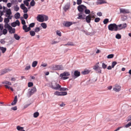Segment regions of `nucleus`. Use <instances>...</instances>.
<instances>
[{
	"mask_svg": "<svg viewBox=\"0 0 131 131\" xmlns=\"http://www.w3.org/2000/svg\"><path fill=\"white\" fill-rule=\"evenodd\" d=\"M24 3L27 6H28L29 5V3L28 1H24Z\"/></svg>",
	"mask_w": 131,
	"mask_h": 131,
	"instance_id": "obj_56",
	"label": "nucleus"
},
{
	"mask_svg": "<svg viewBox=\"0 0 131 131\" xmlns=\"http://www.w3.org/2000/svg\"><path fill=\"white\" fill-rule=\"evenodd\" d=\"M117 62H116V61H114V62H113L112 63V68H114V67L115 66L116 64H117Z\"/></svg>",
	"mask_w": 131,
	"mask_h": 131,
	"instance_id": "obj_47",
	"label": "nucleus"
},
{
	"mask_svg": "<svg viewBox=\"0 0 131 131\" xmlns=\"http://www.w3.org/2000/svg\"><path fill=\"white\" fill-rule=\"evenodd\" d=\"M97 15L98 16H101L102 15V13L101 12H99L97 13Z\"/></svg>",
	"mask_w": 131,
	"mask_h": 131,
	"instance_id": "obj_64",
	"label": "nucleus"
},
{
	"mask_svg": "<svg viewBox=\"0 0 131 131\" xmlns=\"http://www.w3.org/2000/svg\"><path fill=\"white\" fill-rule=\"evenodd\" d=\"M54 95L57 96H61L60 92L56 91L54 93Z\"/></svg>",
	"mask_w": 131,
	"mask_h": 131,
	"instance_id": "obj_37",
	"label": "nucleus"
},
{
	"mask_svg": "<svg viewBox=\"0 0 131 131\" xmlns=\"http://www.w3.org/2000/svg\"><path fill=\"white\" fill-rule=\"evenodd\" d=\"M120 13L124 14L128 13H129V10L128 9L120 8L119 9Z\"/></svg>",
	"mask_w": 131,
	"mask_h": 131,
	"instance_id": "obj_12",
	"label": "nucleus"
},
{
	"mask_svg": "<svg viewBox=\"0 0 131 131\" xmlns=\"http://www.w3.org/2000/svg\"><path fill=\"white\" fill-rule=\"evenodd\" d=\"M48 85L49 87L55 90L59 89L61 87L60 85L55 81L52 82V83H49Z\"/></svg>",
	"mask_w": 131,
	"mask_h": 131,
	"instance_id": "obj_1",
	"label": "nucleus"
},
{
	"mask_svg": "<svg viewBox=\"0 0 131 131\" xmlns=\"http://www.w3.org/2000/svg\"><path fill=\"white\" fill-rule=\"evenodd\" d=\"M49 68L53 70H64V68L62 65H53L49 67Z\"/></svg>",
	"mask_w": 131,
	"mask_h": 131,
	"instance_id": "obj_2",
	"label": "nucleus"
},
{
	"mask_svg": "<svg viewBox=\"0 0 131 131\" xmlns=\"http://www.w3.org/2000/svg\"><path fill=\"white\" fill-rule=\"evenodd\" d=\"M86 8V7L83 5H79L78 7V10L80 12H82Z\"/></svg>",
	"mask_w": 131,
	"mask_h": 131,
	"instance_id": "obj_9",
	"label": "nucleus"
},
{
	"mask_svg": "<svg viewBox=\"0 0 131 131\" xmlns=\"http://www.w3.org/2000/svg\"><path fill=\"white\" fill-rule=\"evenodd\" d=\"M66 45H68L69 46H73L74 45L73 44V43L71 42H68L67 44Z\"/></svg>",
	"mask_w": 131,
	"mask_h": 131,
	"instance_id": "obj_62",
	"label": "nucleus"
},
{
	"mask_svg": "<svg viewBox=\"0 0 131 131\" xmlns=\"http://www.w3.org/2000/svg\"><path fill=\"white\" fill-rule=\"evenodd\" d=\"M20 23L18 20H17L15 22H14L12 23L11 24V26L13 27H15L17 25L19 26Z\"/></svg>",
	"mask_w": 131,
	"mask_h": 131,
	"instance_id": "obj_16",
	"label": "nucleus"
},
{
	"mask_svg": "<svg viewBox=\"0 0 131 131\" xmlns=\"http://www.w3.org/2000/svg\"><path fill=\"white\" fill-rule=\"evenodd\" d=\"M113 90L116 92H119L121 90V86L118 84H116L113 87Z\"/></svg>",
	"mask_w": 131,
	"mask_h": 131,
	"instance_id": "obj_8",
	"label": "nucleus"
},
{
	"mask_svg": "<svg viewBox=\"0 0 131 131\" xmlns=\"http://www.w3.org/2000/svg\"><path fill=\"white\" fill-rule=\"evenodd\" d=\"M114 56V54H111L108 55L107 56V57L108 59H111L113 58Z\"/></svg>",
	"mask_w": 131,
	"mask_h": 131,
	"instance_id": "obj_39",
	"label": "nucleus"
},
{
	"mask_svg": "<svg viewBox=\"0 0 131 131\" xmlns=\"http://www.w3.org/2000/svg\"><path fill=\"white\" fill-rule=\"evenodd\" d=\"M115 37L116 38H117V39H120V38H121V36L120 34H118L116 35V36H115Z\"/></svg>",
	"mask_w": 131,
	"mask_h": 131,
	"instance_id": "obj_41",
	"label": "nucleus"
},
{
	"mask_svg": "<svg viewBox=\"0 0 131 131\" xmlns=\"http://www.w3.org/2000/svg\"><path fill=\"white\" fill-rule=\"evenodd\" d=\"M100 20V19L98 17L96 18H95L94 19V21L95 22H99Z\"/></svg>",
	"mask_w": 131,
	"mask_h": 131,
	"instance_id": "obj_51",
	"label": "nucleus"
},
{
	"mask_svg": "<svg viewBox=\"0 0 131 131\" xmlns=\"http://www.w3.org/2000/svg\"><path fill=\"white\" fill-rule=\"evenodd\" d=\"M17 101V97L16 96H15L14 101L11 104L13 105H15Z\"/></svg>",
	"mask_w": 131,
	"mask_h": 131,
	"instance_id": "obj_20",
	"label": "nucleus"
},
{
	"mask_svg": "<svg viewBox=\"0 0 131 131\" xmlns=\"http://www.w3.org/2000/svg\"><path fill=\"white\" fill-rule=\"evenodd\" d=\"M131 125V121L129 122L125 126V127L126 128L128 127Z\"/></svg>",
	"mask_w": 131,
	"mask_h": 131,
	"instance_id": "obj_55",
	"label": "nucleus"
},
{
	"mask_svg": "<svg viewBox=\"0 0 131 131\" xmlns=\"http://www.w3.org/2000/svg\"><path fill=\"white\" fill-rule=\"evenodd\" d=\"M40 28L39 27H36L34 30V31L36 32H38L40 30Z\"/></svg>",
	"mask_w": 131,
	"mask_h": 131,
	"instance_id": "obj_43",
	"label": "nucleus"
},
{
	"mask_svg": "<svg viewBox=\"0 0 131 131\" xmlns=\"http://www.w3.org/2000/svg\"><path fill=\"white\" fill-rule=\"evenodd\" d=\"M107 66V65L106 64L104 63H102V67L103 69H105L106 68Z\"/></svg>",
	"mask_w": 131,
	"mask_h": 131,
	"instance_id": "obj_38",
	"label": "nucleus"
},
{
	"mask_svg": "<svg viewBox=\"0 0 131 131\" xmlns=\"http://www.w3.org/2000/svg\"><path fill=\"white\" fill-rule=\"evenodd\" d=\"M109 22V19H105L103 21L104 24H107Z\"/></svg>",
	"mask_w": 131,
	"mask_h": 131,
	"instance_id": "obj_42",
	"label": "nucleus"
},
{
	"mask_svg": "<svg viewBox=\"0 0 131 131\" xmlns=\"http://www.w3.org/2000/svg\"><path fill=\"white\" fill-rule=\"evenodd\" d=\"M29 32L30 35L31 36H34L35 35V32L31 30Z\"/></svg>",
	"mask_w": 131,
	"mask_h": 131,
	"instance_id": "obj_32",
	"label": "nucleus"
},
{
	"mask_svg": "<svg viewBox=\"0 0 131 131\" xmlns=\"http://www.w3.org/2000/svg\"><path fill=\"white\" fill-rule=\"evenodd\" d=\"M33 83L31 82H29L28 83V87H31L33 86Z\"/></svg>",
	"mask_w": 131,
	"mask_h": 131,
	"instance_id": "obj_49",
	"label": "nucleus"
},
{
	"mask_svg": "<svg viewBox=\"0 0 131 131\" xmlns=\"http://www.w3.org/2000/svg\"><path fill=\"white\" fill-rule=\"evenodd\" d=\"M14 37L17 40H19L20 38V37L18 35L16 34H15L14 35Z\"/></svg>",
	"mask_w": 131,
	"mask_h": 131,
	"instance_id": "obj_27",
	"label": "nucleus"
},
{
	"mask_svg": "<svg viewBox=\"0 0 131 131\" xmlns=\"http://www.w3.org/2000/svg\"><path fill=\"white\" fill-rule=\"evenodd\" d=\"M85 13L86 14H89L90 13V11L89 9H85L84 10Z\"/></svg>",
	"mask_w": 131,
	"mask_h": 131,
	"instance_id": "obj_33",
	"label": "nucleus"
},
{
	"mask_svg": "<svg viewBox=\"0 0 131 131\" xmlns=\"http://www.w3.org/2000/svg\"><path fill=\"white\" fill-rule=\"evenodd\" d=\"M17 129L18 130H22L23 129V127H21L19 126H18L17 127Z\"/></svg>",
	"mask_w": 131,
	"mask_h": 131,
	"instance_id": "obj_44",
	"label": "nucleus"
},
{
	"mask_svg": "<svg viewBox=\"0 0 131 131\" xmlns=\"http://www.w3.org/2000/svg\"><path fill=\"white\" fill-rule=\"evenodd\" d=\"M59 89V90L61 91H65L68 90V89L67 88L64 87L62 88H60Z\"/></svg>",
	"mask_w": 131,
	"mask_h": 131,
	"instance_id": "obj_30",
	"label": "nucleus"
},
{
	"mask_svg": "<svg viewBox=\"0 0 131 131\" xmlns=\"http://www.w3.org/2000/svg\"><path fill=\"white\" fill-rule=\"evenodd\" d=\"M37 91V90L35 87H33L30 89H29V91L27 93V95L28 97L32 95L35 92Z\"/></svg>",
	"mask_w": 131,
	"mask_h": 131,
	"instance_id": "obj_5",
	"label": "nucleus"
},
{
	"mask_svg": "<svg viewBox=\"0 0 131 131\" xmlns=\"http://www.w3.org/2000/svg\"><path fill=\"white\" fill-rule=\"evenodd\" d=\"M70 75V73L69 72L65 71L60 74L59 76L62 80H65L69 78L68 76Z\"/></svg>",
	"mask_w": 131,
	"mask_h": 131,
	"instance_id": "obj_4",
	"label": "nucleus"
},
{
	"mask_svg": "<svg viewBox=\"0 0 131 131\" xmlns=\"http://www.w3.org/2000/svg\"><path fill=\"white\" fill-rule=\"evenodd\" d=\"M43 18L44 21H46L48 19V17L46 15H43Z\"/></svg>",
	"mask_w": 131,
	"mask_h": 131,
	"instance_id": "obj_28",
	"label": "nucleus"
},
{
	"mask_svg": "<svg viewBox=\"0 0 131 131\" xmlns=\"http://www.w3.org/2000/svg\"><path fill=\"white\" fill-rule=\"evenodd\" d=\"M30 65H29L28 66H27L26 67L25 69L26 70H28L29 69H30Z\"/></svg>",
	"mask_w": 131,
	"mask_h": 131,
	"instance_id": "obj_63",
	"label": "nucleus"
},
{
	"mask_svg": "<svg viewBox=\"0 0 131 131\" xmlns=\"http://www.w3.org/2000/svg\"><path fill=\"white\" fill-rule=\"evenodd\" d=\"M61 96H64L66 95L67 94V93L66 92H60Z\"/></svg>",
	"mask_w": 131,
	"mask_h": 131,
	"instance_id": "obj_34",
	"label": "nucleus"
},
{
	"mask_svg": "<svg viewBox=\"0 0 131 131\" xmlns=\"http://www.w3.org/2000/svg\"><path fill=\"white\" fill-rule=\"evenodd\" d=\"M23 16L24 18L26 19H27L28 17V15L27 14H24Z\"/></svg>",
	"mask_w": 131,
	"mask_h": 131,
	"instance_id": "obj_53",
	"label": "nucleus"
},
{
	"mask_svg": "<svg viewBox=\"0 0 131 131\" xmlns=\"http://www.w3.org/2000/svg\"><path fill=\"white\" fill-rule=\"evenodd\" d=\"M35 2L34 0H32L30 3V5L31 6H34Z\"/></svg>",
	"mask_w": 131,
	"mask_h": 131,
	"instance_id": "obj_45",
	"label": "nucleus"
},
{
	"mask_svg": "<svg viewBox=\"0 0 131 131\" xmlns=\"http://www.w3.org/2000/svg\"><path fill=\"white\" fill-rule=\"evenodd\" d=\"M7 10L5 15L7 17L9 18L10 19H12V12L10 9L6 8Z\"/></svg>",
	"mask_w": 131,
	"mask_h": 131,
	"instance_id": "obj_7",
	"label": "nucleus"
},
{
	"mask_svg": "<svg viewBox=\"0 0 131 131\" xmlns=\"http://www.w3.org/2000/svg\"><path fill=\"white\" fill-rule=\"evenodd\" d=\"M56 33L57 35L60 36H61V32L59 30H57V31Z\"/></svg>",
	"mask_w": 131,
	"mask_h": 131,
	"instance_id": "obj_52",
	"label": "nucleus"
},
{
	"mask_svg": "<svg viewBox=\"0 0 131 131\" xmlns=\"http://www.w3.org/2000/svg\"><path fill=\"white\" fill-rule=\"evenodd\" d=\"M3 34H6L7 32V30L5 29H4L3 30Z\"/></svg>",
	"mask_w": 131,
	"mask_h": 131,
	"instance_id": "obj_54",
	"label": "nucleus"
},
{
	"mask_svg": "<svg viewBox=\"0 0 131 131\" xmlns=\"http://www.w3.org/2000/svg\"><path fill=\"white\" fill-rule=\"evenodd\" d=\"M25 7L24 4H22L20 6V7L21 8L23 9L24 8H25Z\"/></svg>",
	"mask_w": 131,
	"mask_h": 131,
	"instance_id": "obj_61",
	"label": "nucleus"
},
{
	"mask_svg": "<svg viewBox=\"0 0 131 131\" xmlns=\"http://www.w3.org/2000/svg\"><path fill=\"white\" fill-rule=\"evenodd\" d=\"M70 7V4L69 3H67L63 7V9L65 11H66Z\"/></svg>",
	"mask_w": 131,
	"mask_h": 131,
	"instance_id": "obj_18",
	"label": "nucleus"
},
{
	"mask_svg": "<svg viewBox=\"0 0 131 131\" xmlns=\"http://www.w3.org/2000/svg\"><path fill=\"white\" fill-rule=\"evenodd\" d=\"M58 42V41H52L51 44L52 45H53L57 43Z\"/></svg>",
	"mask_w": 131,
	"mask_h": 131,
	"instance_id": "obj_58",
	"label": "nucleus"
},
{
	"mask_svg": "<svg viewBox=\"0 0 131 131\" xmlns=\"http://www.w3.org/2000/svg\"><path fill=\"white\" fill-rule=\"evenodd\" d=\"M91 17L90 15L86 16L85 18L86 22L88 23H90L91 20Z\"/></svg>",
	"mask_w": 131,
	"mask_h": 131,
	"instance_id": "obj_19",
	"label": "nucleus"
},
{
	"mask_svg": "<svg viewBox=\"0 0 131 131\" xmlns=\"http://www.w3.org/2000/svg\"><path fill=\"white\" fill-rule=\"evenodd\" d=\"M80 75V73L78 71L76 70L74 72L73 74L72 75V77L74 78H76Z\"/></svg>",
	"mask_w": 131,
	"mask_h": 131,
	"instance_id": "obj_13",
	"label": "nucleus"
},
{
	"mask_svg": "<svg viewBox=\"0 0 131 131\" xmlns=\"http://www.w3.org/2000/svg\"><path fill=\"white\" fill-rule=\"evenodd\" d=\"M12 19L9 18L8 17L5 18L4 19V21L5 23V26L6 24H8V23L9 22V19Z\"/></svg>",
	"mask_w": 131,
	"mask_h": 131,
	"instance_id": "obj_21",
	"label": "nucleus"
},
{
	"mask_svg": "<svg viewBox=\"0 0 131 131\" xmlns=\"http://www.w3.org/2000/svg\"><path fill=\"white\" fill-rule=\"evenodd\" d=\"M0 49L2 50L3 53H4L6 50V48L2 47H0Z\"/></svg>",
	"mask_w": 131,
	"mask_h": 131,
	"instance_id": "obj_29",
	"label": "nucleus"
},
{
	"mask_svg": "<svg viewBox=\"0 0 131 131\" xmlns=\"http://www.w3.org/2000/svg\"><path fill=\"white\" fill-rule=\"evenodd\" d=\"M9 70L8 69H4L2 70V73L3 74L6 73L7 72L9 71Z\"/></svg>",
	"mask_w": 131,
	"mask_h": 131,
	"instance_id": "obj_36",
	"label": "nucleus"
},
{
	"mask_svg": "<svg viewBox=\"0 0 131 131\" xmlns=\"http://www.w3.org/2000/svg\"><path fill=\"white\" fill-rule=\"evenodd\" d=\"M23 28L26 32L28 31L31 29L30 28V27H27V26L26 25H24L23 26Z\"/></svg>",
	"mask_w": 131,
	"mask_h": 131,
	"instance_id": "obj_17",
	"label": "nucleus"
},
{
	"mask_svg": "<svg viewBox=\"0 0 131 131\" xmlns=\"http://www.w3.org/2000/svg\"><path fill=\"white\" fill-rule=\"evenodd\" d=\"M41 26L43 29H46L47 27L46 24L44 23H42L41 24Z\"/></svg>",
	"mask_w": 131,
	"mask_h": 131,
	"instance_id": "obj_25",
	"label": "nucleus"
},
{
	"mask_svg": "<svg viewBox=\"0 0 131 131\" xmlns=\"http://www.w3.org/2000/svg\"><path fill=\"white\" fill-rule=\"evenodd\" d=\"M23 10V12L24 13H26L28 12V9L27 8L25 7V8H24Z\"/></svg>",
	"mask_w": 131,
	"mask_h": 131,
	"instance_id": "obj_48",
	"label": "nucleus"
},
{
	"mask_svg": "<svg viewBox=\"0 0 131 131\" xmlns=\"http://www.w3.org/2000/svg\"><path fill=\"white\" fill-rule=\"evenodd\" d=\"M78 17H77V19H83L84 18L83 17L82 14L81 13H79L78 14Z\"/></svg>",
	"mask_w": 131,
	"mask_h": 131,
	"instance_id": "obj_22",
	"label": "nucleus"
},
{
	"mask_svg": "<svg viewBox=\"0 0 131 131\" xmlns=\"http://www.w3.org/2000/svg\"><path fill=\"white\" fill-rule=\"evenodd\" d=\"M72 24V23L70 21H64L63 23V26L66 27H69Z\"/></svg>",
	"mask_w": 131,
	"mask_h": 131,
	"instance_id": "obj_14",
	"label": "nucleus"
},
{
	"mask_svg": "<svg viewBox=\"0 0 131 131\" xmlns=\"http://www.w3.org/2000/svg\"><path fill=\"white\" fill-rule=\"evenodd\" d=\"M37 20L40 22H43L44 21L43 18V15H39L37 17Z\"/></svg>",
	"mask_w": 131,
	"mask_h": 131,
	"instance_id": "obj_15",
	"label": "nucleus"
},
{
	"mask_svg": "<svg viewBox=\"0 0 131 131\" xmlns=\"http://www.w3.org/2000/svg\"><path fill=\"white\" fill-rule=\"evenodd\" d=\"M12 5V4L11 3H8L7 4V6L8 8H10Z\"/></svg>",
	"mask_w": 131,
	"mask_h": 131,
	"instance_id": "obj_60",
	"label": "nucleus"
},
{
	"mask_svg": "<svg viewBox=\"0 0 131 131\" xmlns=\"http://www.w3.org/2000/svg\"><path fill=\"white\" fill-rule=\"evenodd\" d=\"M89 72V70H85L83 71L82 72V73L83 74H86L88 73Z\"/></svg>",
	"mask_w": 131,
	"mask_h": 131,
	"instance_id": "obj_31",
	"label": "nucleus"
},
{
	"mask_svg": "<svg viewBox=\"0 0 131 131\" xmlns=\"http://www.w3.org/2000/svg\"><path fill=\"white\" fill-rule=\"evenodd\" d=\"M98 3L99 4H101L106 2L103 0H99L98 1Z\"/></svg>",
	"mask_w": 131,
	"mask_h": 131,
	"instance_id": "obj_40",
	"label": "nucleus"
},
{
	"mask_svg": "<svg viewBox=\"0 0 131 131\" xmlns=\"http://www.w3.org/2000/svg\"><path fill=\"white\" fill-rule=\"evenodd\" d=\"M101 68L99 67L98 65H95L93 67L94 70L96 71L97 73H101Z\"/></svg>",
	"mask_w": 131,
	"mask_h": 131,
	"instance_id": "obj_10",
	"label": "nucleus"
},
{
	"mask_svg": "<svg viewBox=\"0 0 131 131\" xmlns=\"http://www.w3.org/2000/svg\"><path fill=\"white\" fill-rule=\"evenodd\" d=\"M5 28L8 29L9 32L11 34L14 33L15 32V29L14 28H12V27L8 24H6L5 26Z\"/></svg>",
	"mask_w": 131,
	"mask_h": 131,
	"instance_id": "obj_6",
	"label": "nucleus"
},
{
	"mask_svg": "<svg viewBox=\"0 0 131 131\" xmlns=\"http://www.w3.org/2000/svg\"><path fill=\"white\" fill-rule=\"evenodd\" d=\"M14 10L16 11H17L18 10L19 8V7L17 5H16L14 7Z\"/></svg>",
	"mask_w": 131,
	"mask_h": 131,
	"instance_id": "obj_46",
	"label": "nucleus"
},
{
	"mask_svg": "<svg viewBox=\"0 0 131 131\" xmlns=\"http://www.w3.org/2000/svg\"><path fill=\"white\" fill-rule=\"evenodd\" d=\"M39 115V114L38 112H35L34 114V117L35 118L37 117Z\"/></svg>",
	"mask_w": 131,
	"mask_h": 131,
	"instance_id": "obj_35",
	"label": "nucleus"
},
{
	"mask_svg": "<svg viewBox=\"0 0 131 131\" xmlns=\"http://www.w3.org/2000/svg\"><path fill=\"white\" fill-rule=\"evenodd\" d=\"M118 30L125 29L127 27V24L126 23L120 24L117 25Z\"/></svg>",
	"mask_w": 131,
	"mask_h": 131,
	"instance_id": "obj_11",
	"label": "nucleus"
},
{
	"mask_svg": "<svg viewBox=\"0 0 131 131\" xmlns=\"http://www.w3.org/2000/svg\"><path fill=\"white\" fill-rule=\"evenodd\" d=\"M20 15L19 13H17L15 15V17L16 19H18L19 18Z\"/></svg>",
	"mask_w": 131,
	"mask_h": 131,
	"instance_id": "obj_24",
	"label": "nucleus"
},
{
	"mask_svg": "<svg viewBox=\"0 0 131 131\" xmlns=\"http://www.w3.org/2000/svg\"><path fill=\"white\" fill-rule=\"evenodd\" d=\"M47 64L46 63H42L41 65V66L45 67H46L47 66Z\"/></svg>",
	"mask_w": 131,
	"mask_h": 131,
	"instance_id": "obj_59",
	"label": "nucleus"
},
{
	"mask_svg": "<svg viewBox=\"0 0 131 131\" xmlns=\"http://www.w3.org/2000/svg\"><path fill=\"white\" fill-rule=\"evenodd\" d=\"M82 2L81 0H77V4L78 5H80L81 3Z\"/></svg>",
	"mask_w": 131,
	"mask_h": 131,
	"instance_id": "obj_57",
	"label": "nucleus"
},
{
	"mask_svg": "<svg viewBox=\"0 0 131 131\" xmlns=\"http://www.w3.org/2000/svg\"><path fill=\"white\" fill-rule=\"evenodd\" d=\"M2 83L3 84H6V85L8 84L10 85H12V83L10 82L7 81H5L2 82Z\"/></svg>",
	"mask_w": 131,
	"mask_h": 131,
	"instance_id": "obj_23",
	"label": "nucleus"
},
{
	"mask_svg": "<svg viewBox=\"0 0 131 131\" xmlns=\"http://www.w3.org/2000/svg\"><path fill=\"white\" fill-rule=\"evenodd\" d=\"M38 62L36 61H35L32 62V66L33 67H35L37 65Z\"/></svg>",
	"mask_w": 131,
	"mask_h": 131,
	"instance_id": "obj_26",
	"label": "nucleus"
},
{
	"mask_svg": "<svg viewBox=\"0 0 131 131\" xmlns=\"http://www.w3.org/2000/svg\"><path fill=\"white\" fill-rule=\"evenodd\" d=\"M109 30L111 31H117L118 30V26L115 24H111L108 26Z\"/></svg>",
	"mask_w": 131,
	"mask_h": 131,
	"instance_id": "obj_3",
	"label": "nucleus"
},
{
	"mask_svg": "<svg viewBox=\"0 0 131 131\" xmlns=\"http://www.w3.org/2000/svg\"><path fill=\"white\" fill-rule=\"evenodd\" d=\"M35 25V24L34 23H31L29 24V27H30H30H33Z\"/></svg>",
	"mask_w": 131,
	"mask_h": 131,
	"instance_id": "obj_50",
	"label": "nucleus"
}]
</instances>
